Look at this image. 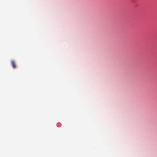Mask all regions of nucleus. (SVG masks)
Here are the masks:
<instances>
[{
    "label": "nucleus",
    "instance_id": "nucleus-1",
    "mask_svg": "<svg viewBox=\"0 0 157 157\" xmlns=\"http://www.w3.org/2000/svg\"><path fill=\"white\" fill-rule=\"evenodd\" d=\"M11 64L13 68H16V65H15L14 61L13 60H11Z\"/></svg>",
    "mask_w": 157,
    "mask_h": 157
}]
</instances>
